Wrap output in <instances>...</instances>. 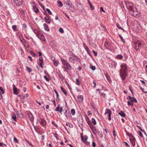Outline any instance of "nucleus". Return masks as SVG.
I'll return each mask as SVG.
<instances>
[{"label":"nucleus","instance_id":"f257e3e1","mask_svg":"<svg viewBox=\"0 0 147 147\" xmlns=\"http://www.w3.org/2000/svg\"><path fill=\"white\" fill-rule=\"evenodd\" d=\"M61 62L63 65V68L64 69V71L68 73V71L71 69L72 67L69 64L65 59L61 60Z\"/></svg>","mask_w":147,"mask_h":147},{"label":"nucleus","instance_id":"f03ea898","mask_svg":"<svg viewBox=\"0 0 147 147\" xmlns=\"http://www.w3.org/2000/svg\"><path fill=\"white\" fill-rule=\"evenodd\" d=\"M134 48L136 50L140 49L144 45V42L142 40H138L134 42Z\"/></svg>","mask_w":147,"mask_h":147},{"label":"nucleus","instance_id":"7ed1b4c3","mask_svg":"<svg viewBox=\"0 0 147 147\" xmlns=\"http://www.w3.org/2000/svg\"><path fill=\"white\" fill-rule=\"evenodd\" d=\"M127 8L128 9L129 11H131L135 9L136 8L134 4L131 2L126 1L125 2Z\"/></svg>","mask_w":147,"mask_h":147},{"label":"nucleus","instance_id":"20e7f679","mask_svg":"<svg viewBox=\"0 0 147 147\" xmlns=\"http://www.w3.org/2000/svg\"><path fill=\"white\" fill-rule=\"evenodd\" d=\"M129 13L131 15L136 18H138L140 16L138 11H137L136 8L133 10L129 11Z\"/></svg>","mask_w":147,"mask_h":147},{"label":"nucleus","instance_id":"39448f33","mask_svg":"<svg viewBox=\"0 0 147 147\" xmlns=\"http://www.w3.org/2000/svg\"><path fill=\"white\" fill-rule=\"evenodd\" d=\"M120 75H121L122 79L125 80V78L127 76V72L126 70L122 69H121L120 70Z\"/></svg>","mask_w":147,"mask_h":147},{"label":"nucleus","instance_id":"423d86ee","mask_svg":"<svg viewBox=\"0 0 147 147\" xmlns=\"http://www.w3.org/2000/svg\"><path fill=\"white\" fill-rule=\"evenodd\" d=\"M39 122L40 124L42 126H44L46 124V122L43 118H40L39 119Z\"/></svg>","mask_w":147,"mask_h":147},{"label":"nucleus","instance_id":"0eeeda50","mask_svg":"<svg viewBox=\"0 0 147 147\" xmlns=\"http://www.w3.org/2000/svg\"><path fill=\"white\" fill-rule=\"evenodd\" d=\"M27 114L28 117L29 118L30 121H33L34 119V117L31 112L30 111L27 112Z\"/></svg>","mask_w":147,"mask_h":147},{"label":"nucleus","instance_id":"6e6552de","mask_svg":"<svg viewBox=\"0 0 147 147\" xmlns=\"http://www.w3.org/2000/svg\"><path fill=\"white\" fill-rule=\"evenodd\" d=\"M17 6H19L22 3V0H13Z\"/></svg>","mask_w":147,"mask_h":147},{"label":"nucleus","instance_id":"1a4fd4ad","mask_svg":"<svg viewBox=\"0 0 147 147\" xmlns=\"http://www.w3.org/2000/svg\"><path fill=\"white\" fill-rule=\"evenodd\" d=\"M33 32L36 34V36L37 37H38V36H40L42 34L40 31L37 29L34 30Z\"/></svg>","mask_w":147,"mask_h":147},{"label":"nucleus","instance_id":"9d476101","mask_svg":"<svg viewBox=\"0 0 147 147\" xmlns=\"http://www.w3.org/2000/svg\"><path fill=\"white\" fill-rule=\"evenodd\" d=\"M50 17L49 15H48L47 17H44V19L45 22L48 24H50L51 22V20L50 19Z\"/></svg>","mask_w":147,"mask_h":147},{"label":"nucleus","instance_id":"9b49d317","mask_svg":"<svg viewBox=\"0 0 147 147\" xmlns=\"http://www.w3.org/2000/svg\"><path fill=\"white\" fill-rule=\"evenodd\" d=\"M60 105H58L57 107L56 108L55 111H59V112L61 113L63 111V108L62 107H59Z\"/></svg>","mask_w":147,"mask_h":147},{"label":"nucleus","instance_id":"f8f14e48","mask_svg":"<svg viewBox=\"0 0 147 147\" xmlns=\"http://www.w3.org/2000/svg\"><path fill=\"white\" fill-rule=\"evenodd\" d=\"M105 75L109 83H111V78L109 75L108 73L107 72L105 74Z\"/></svg>","mask_w":147,"mask_h":147},{"label":"nucleus","instance_id":"ddd939ff","mask_svg":"<svg viewBox=\"0 0 147 147\" xmlns=\"http://www.w3.org/2000/svg\"><path fill=\"white\" fill-rule=\"evenodd\" d=\"M57 74H58V76L61 80H63L64 79V77L63 76V75L60 72V71H59L58 72H57Z\"/></svg>","mask_w":147,"mask_h":147},{"label":"nucleus","instance_id":"4468645a","mask_svg":"<svg viewBox=\"0 0 147 147\" xmlns=\"http://www.w3.org/2000/svg\"><path fill=\"white\" fill-rule=\"evenodd\" d=\"M38 37L42 41H45V37L42 34L40 36H38Z\"/></svg>","mask_w":147,"mask_h":147},{"label":"nucleus","instance_id":"2eb2a0df","mask_svg":"<svg viewBox=\"0 0 147 147\" xmlns=\"http://www.w3.org/2000/svg\"><path fill=\"white\" fill-rule=\"evenodd\" d=\"M78 9L79 11H82V6L81 4L79 3H77L76 4Z\"/></svg>","mask_w":147,"mask_h":147},{"label":"nucleus","instance_id":"dca6fc26","mask_svg":"<svg viewBox=\"0 0 147 147\" xmlns=\"http://www.w3.org/2000/svg\"><path fill=\"white\" fill-rule=\"evenodd\" d=\"M128 97L129 98V100L131 102H135L136 103H137V101L136 99H135V98H134L132 97H131L130 96H129Z\"/></svg>","mask_w":147,"mask_h":147},{"label":"nucleus","instance_id":"f3484780","mask_svg":"<svg viewBox=\"0 0 147 147\" xmlns=\"http://www.w3.org/2000/svg\"><path fill=\"white\" fill-rule=\"evenodd\" d=\"M13 90L14 94L16 95L18 94V93L17 92V89L16 87L15 86L14 84L13 85Z\"/></svg>","mask_w":147,"mask_h":147},{"label":"nucleus","instance_id":"a211bd4d","mask_svg":"<svg viewBox=\"0 0 147 147\" xmlns=\"http://www.w3.org/2000/svg\"><path fill=\"white\" fill-rule=\"evenodd\" d=\"M64 114L65 115V117L67 119H69L70 118L69 115V113L68 112L67 110H65L64 113Z\"/></svg>","mask_w":147,"mask_h":147},{"label":"nucleus","instance_id":"6ab92c4d","mask_svg":"<svg viewBox=\"0 0 147 147\" xmlns=\"http://www.w3.org/2000/svg\"><path fill=\"white\" fill-rule=\"evenodd\" d=\"M33 10L36 13H38L39 12V10L38 8H37L36 6H33Z\"/></svg>","mask_w":147,"mask_h":147},{"label":"nucleus","instance_id":"aec40b11","mask_svg":"<svg viewBox=\"0 0 147 147\" xmlns=\"http://www.w3.org/2000/svg\"><path fill=\"white\" fill-rule=\"evenodd\" d=\"M16 114L20 118H22L24 117L23 115L21 112L17 111Z\"/></svg>","mask_w":147,"mask_h":147},{"label":"nucleus","instance_id":"412c9836","mask_svg":"<svg viewBox=\"0 0 147 147\" xmlns=\"http://www.w3.org/2000/svg\"><path fill=\"white\" fill-rule=\"evenodd\" d=\"M43 26L45 30L48 32L49 31L48 26L46 24H44Z\"/></svg>","mask_w":147,"mask_h":147},{"label":"nucleus","instance_id":"4be33fe9","mask_svg":"<svg viewBox=\"0 0 147 147\" xmlns=\"http://www.w3.org/2000/svg\"><path fill=\"white\" fill-rule=\"evenodd\" d=\"M60 88L61 91L64 93L65 95H67V92L66 91L65 89L63 88L62 86L60 87Z\"/></svg>","mask_w":147,"mask_h":147},{"label":"nucleus","instance_id":"5701e85b","mask_svg":"<svg viewBox=\"0 0 147 147\" xmlns=\"http://www.w3.org/2000/svg\"><path fill=\"white\" fill-rule=\"evenodd\" d=\"M118 114L122 117H125V114L122 111H121L120 112H119Z\"/></svg>","mask_w":147,"mask_h":147},{"label":"nucleus","instance_id":"b1692460","mask_svg":"<svg viewBox=\"0 0 147 147\" xmlns=\"http://www.w3.org/2000/svg\"><path fill=\"white\" fill-rule=\"evenodd\" d=\"M130 140L131 143L133 146L135 145L136 139L135 138L131 139Z\"/></svg>","mask_w":147,"mask_h":147},{"label":"nucleus","instance_id":"393cba45","mask_svg":"<svg viewBox=\"0 0 147 147\" xmlns=\"http://www.w3.org/2000/svg\"><path fill=\"white\" fill-rule=\"evenodd\" d=\"M123 57V56L121 54H118L116 56V58L119 60L122 59Z\"/></svg>","mask_w":147,"mask_h":147},{"label":"nucleus","instance_id":"a878e982","mask_svg":"<svg viewBox=\"0 0 147 147\" xmlns=\"http://www.w3.org/2000/svg\"><path fill=\"white\" fill-rule=\"evenodd\" d=\"M78 124L80 128H82L83 127V121L82 119L80 121L78 122Z\"/></svg>","mask_w":147,"mask_h":147},{"label":"nucleus","instance_id":"bb28decb","mask_svg":"<svg viewBox=\"0 0 147 147\" xmlns=\"http://www.w3.org/2000/svg\"><path fill=\"white\" fill-rule=\"evenodd\" d=\"M105 113H107L108 115H111V111L109 109H107L105 110Z\"/></svg>","mask_w":147,"mask_h":147},{"label":"nucleus","instance_id":"cd10ccee","mask_svg":"<svg viewBox=\"0 0 147 147\" xmlns=\"http://www.w3.org/2000/svg\"><path fill=\"white\" fill-rule=\"evenodd\" d=\"M92 131V132L93 133V134L95 135H96V127L94 126L93 128H92V129H91Z\"/></svg>","mask_w":147,"mask_h":147},{"label":"nucleus","instance_id":"c85d7f7f","mask_svg":"<svg viewBox=\"0 0 147 147\" xmlns=\"http://www.w3.org/2000/svg\"><path fill=\"white\" fill-rule=\"evenodd\" d=\"M69 61L71 63L74 64L75 63V59H74L72 57H70L69 58Z\"/></svg>","mask_w":147,"mask_h":147},{"label":"nucleus","instance_id":"c756f323","mask_svg":"<svg viewBox=\"0 0 147 147\" xmlns=\"http://www.w3.org/2000/svg\"><path fill=\"white\" fill-rule=\"evenodd\" d=\"M126 134L127 135V136H129V139H131V138H134L133 135H132L130 133H129L128 132H127L126 133Z\"/></svg>","mask_w":147,"mask_h":147},{"label":"nucleus","instance_id":"7c9ffc66","mask_svg":"<svg viewBox=\"0 0 147 147\" xmlns=\"http://www.w3.org/2000/svg\"><path fill=\"white\" fill-rule=\"evenodd\" d=\"M84 48L87 51L89 55L90 56H91V54L89 53V51H90V50L88 48V47L87 46H84Z\"/></svg>","mask_w":147,"mask_h":147},{"label":"nucleus","instance_id":"2f4dec72","mask_svg":"<svg viewBox=\"0 0 147 147\" xmlns=\"http://www.w3.org/2000/svg\"><path fill=\"white\" fill-rule=\"evenodd\" d=\"M4 93V90L3 88L1 86H0V94H1V96H2L1 95V94H3Z\"/></svg>","mask_w":147,"mask_h":147},{"label":"nucleus","instance_id":"473e14b6","mask_svg":"<svg viewBox=\"0 0 147 147\" xmlns=\"http://www.w3.org/2000/svg\"><path fill=\"white\" fill-rule=\"evenodd\" d=\"M76 84L80 85V84L81 83V82L79 80L78 78H76Z\"/></svg>","mask_w":147,"mask_h":147},{"label":"nucleus","instance_id":"72a5a7b5","mask_svg":"<svg viewBox=\"0 0 147 147\" xmlns=\"http://www.w3.org/2000/svg\"><path fill=\"white\" fill-rule=\"evenodd\" d=\"M57 3L58 4V6L59 7H61L63 6V4L60 1H57Z\"/></svg>","mask_w":147,"mask_h":147},{"label":"nucleus","instance_id":"f704fd0d","mask_svg":"<svg viewBox=\"0 0 147 147\" xmlns=\"http://www.w3.org/2000/svg\"><path fill=\"white\" fill-rule=\"evenodd\" d=\"M59 62L57 60H54L53 61V63L54 66H57Z\"/></svg>","mask_w":147,"mask_h":147},{"label":"nucleus","instance_id":"c9c22d12","mask_svg":"<svg viewBox=\"0 0 147 147\" xmlns=\"http://www.w3.org/2000/svg\"><path fill=\"white\" fill-rule=\"evenodd\" d=\"M66 125L69 127L70 128H72L73 127V125L71 123L67 122L66 124Z\"/></svg>","mask_w":147,"mask_h":147},{"label":"nucleus","instance_id":"e433bc0d","mask_svg":"<svg viewBox=\"0 0 147 147\" xmlns=\"http://www.w3.org/2000/svg\"><path fill=\"white\" fill-rule=\"evenodd\" d=\"M93 123V125H95L96 124V122L95 119L93 118H92V123Z\"/></svg>","mask_w":147,"mask_h":147},{"label":"nucleus","instance_id":"4c0bfd02","mask_svg":"<svg viewBox=\"0 0 147 147\" xmlns=\"http://www.w3.org/2000/svg\"><path fill=\"white\" fill-rule=\"evenodd\" d=\"M78 99H81V101L82 102L83 100V96L82 95H78Z\"/></svg>","mask_w":147,"mask_h":147},{"label":"nucleus","instance_id":"58836bf2","mask_svg":"<svg viewBox=\"0 0 147 147\" xmlns=\"http://www.w3.org/2000/svg\"><path fill=\"white\" fill-rule=\"evenodd\" d=\"M12 28L14 31H17L18 30L17 26L16 25L13 26H12Z\"/></svg>","mask_w":147,"mask_h":147},{"label":"nucleus","instance_id":"ea45409f","mask_svg":"<svg viewBox=\"0 0 147 147\" xmlns=\"http://www.w3.org/2000/svg\"><path fill=\"white\" fill-rule=\"evenodd\" d=\"M69 9H70V10L71 11H73L75 9L74 7L71 5L69 7Z\"/></svg>","mask_w":147,"mask_h":147},{"label":"nucleus","instance_id":"a19ab883","mask_svg":"<svg viewBox=\"0 0 147 147\" xmlns=\"http://www.w3.org/2000/svg\"><path fill=\"white\" fill-rule=\"evenodd\" d=\"M12 118L15 121H16V117L15 114L14 113L12 116Z\"/></svg>","mask_w":147,"mask_h":147},{"label":"nucleus","instance_id":"79ce46f5","mask_svg":"<svg viewBox=\"0 0 147 147\" xmlns=\"http://www.w3.org/2000/svg\"><path fill=\"white\" fill-rule=\"evenodd\" d=\"M71 113L72 115H74L75 114V111L74 109H72L71 111Z\"/></svg>","mask_w":147,"mask_h":147},{"label":"nucleus","instance_id":"37998d69","mask_svg":"<svg viewBox=\"0 0 147 147\" xmlns=\"http://www.w3.org/2000/svg\"><path fill=\"white\" fill-rule=\"evenodd\" d=\"M26 69H27V71L29 73H30L31 72L32 70H31V68H30L29 67H27V66H26Z\"/></svg>","mask_w":147,"mask_h":147},{"label":"nucleus","instance_id":"c03bdc74","mask_svg":"<svg viewBox=\"0 0 147 147\" xmlns=\"http://www.w3.org/2000/svg\"><path fill=\"white\" fill-rule=\"evenodd\" d=\"M119 36L120 37V38H121V41L123 43H125V41L123 39L122 36L120 34H119Z\"/></svg>","mask_w":147,"mask_h":147},{"label":"nucleus","instance_id":"a18cd8bd","mask_svg":"<svg viewBox=\"0 0 147 147\" xmlns=\"http://www.w3.org/2000/svg\"><path fill=\"white\" fill-rule=\"evenodd\" d=\"M116 25L117 27L118 28L122 30L123 31H125L124 29L120 26L119 24H117Z\"/></svg>","mask_w":147,"mask_h":147},{"label":"nucleus","instance_id":"49530a36","mask_svg":"<svg viewBox=\"0 0 147 147\" xmlns=\"http://www.w3.org/2000/svg\"><path fill=\"white\" fill-rule=\"evenodd\" d=\"M59 31L62 34L64 33V31L63 28H60L59 29Z\"/></svg>","mask_w":147,"mask_h":147},{"label":"nucleus","instance_id":"de8ad7c7","mask_svg":"<svg viewBox=\"0 0 147 147\" xmlns=\"http://www.w3.org/2000/svg\"><path fill=\"white\" fill-rule=\"evenodd\" d=\"M54 91L55 92L56 95V97H57V98H59V94L57 92V90H55V89H54Z\"/></svg>","mask_w":147,"mask_h":147},{"label":"nucleus","instance_id":"09e8293b","mask_svg":"<svg viewBox=\"0 0 147 147\" xmlns=\"http://www.w3.org/2000/svg\"><path fill=\"white\" fill-rule=\"evenodd\" d=\"M88 125H89L90 129L93 128L94 126L91 123H90Z\"/></svg>","mask_w":147,"mask_h":147},{"label":"nucleus","instance_id":"8fccbe9b","mask_svg":"<svg viewBox=\"0 0 147 147\" xmlns=\"http://www.w3.org/2000/svg\"><path fill=\"white\" fill-rule=\"evenodd\" d=\"M46 10L49 15H51L52 14L51 12L49 9L47 8L46 9Z\"/></svg>","mask_w":147,"mask_h":147},{"label":"nucleus","instance_id":"3c124183","mask_svg":"<svg viewBox=\"0 0 147 147\" xmlns=\"http://www.w3.org/2000/svg\"><path fill=\"white\" fill-rule=\"evenodd\" d=\"M86 121L88 124L90 123H91L90 119H89L88 118V117H87L86 118Z\"/></svg>","mask_w":147,"mask_h":147},{"label":"nucleus","instance_id":"603ef678","mask_svg":"<svg viewBox=\"0 0 147 147\" xmlns=\"http://www.w3.org/2000/svg\"><path fill=\"white\" fill-rule=\"evenodd\" d=\"M30 54L33 57H35L36 56V54L32 51L30 52Z\"/></svg>","mask_w":147,"mask_h":147},{"label":"nucleus","instance_id":"864d4df0","mask_svg":"<svg viewBox=\"0 0 147 147\" xmlns=\"http://www.w3.org/2000/svg\"><path fill=\"white\" fill-rule=\"evenodd\" d=\"M13 141L15 143H17L18 142V140L15 137H13Z\"/></svg>","mask_w":147,"mask_h":147},{"label":"nucleus","instance_id":"5fc2aeb1","mask_svg":"<svg viewBox=\"0 0 147 147\" xmlns=\"http://www.w3.org/2000/svg\"><path fill=\"white\" fill-rule=\"evenodd\" d=\"M52 124H53V125H54L56 127H57L58 126V125L55 124V122L54 121H53L52 122Z\"/></svg>","mask_w":147,"mask_h":147},{"label":"nucleus","instance_id":"6e6d98bb","mask_svg":"<svg viewBox=\"0 0 147 147\" xmlns=\"http://www.w3.org/2000/svg\"><path fill=\"white\" fill-rule=\"evenodd\" d=\"M100 95L102 96L103 97L105 98V97L106 94L104 93H101L100 94Z\"/></svg>","mask_w":147,"mask_h":147},{"label":"nucleus","instance_id":"4d7b16f0","mask_svg":"<svg viewBox=\"0 0 147 147\" xmlns=\"http://www.w3.org/2000/svg\"><path fill=\"white\" fill-rule=\"evenodd\" d=\"M22 43V44L26 43V42L25 40L24 39H22V40L20 41Z\"/></svg>","mask_w":147,"mask_h":147},{"label":"nucleus","instance_id":"13d9d810","mask_svg":"<svg viewBox=\"0 0 147 147\" xmlns=\"http://www.w3.org/2000/svg\"><path fill=\"white\" fill-rule=\"evenodd\" d=\"M75 60H76V61H77V60H78L80 62L81 61V59L76 56L75 57Z\"/></svg>","mask_w":147,"mask_h":147},{"label":"nucleus","instance_id":"bf43d9fd","mask_svg":"<svg viewBox=\"0 0 147 147\" xmlns=\"http://www.w3.org/2000/svg\"><path fill=\"white\" fill-rule=\"evenodd\" d=\"M44 78L45 79V80L47 82H49V80L48 78L46 76H45L44 77Z\"/></svg>","mask_w":147,"mask_h":147},{"label":"nucleus","instance_id":"052dcab7","mask_svg":"<svg viewBox=\"0 0 147 147\" xmlns=\"http://www.w3.org/2000/svg\"><path fill=\"white\" fill-rule=\"evenodd\" d=\"M43 64V63L42 62H40L39 63V64L38 65L41 68H43V66H42V64Z\"/></svg>","mask_w":147,"mask_h":147},{"label":"nucleus","instance_id":"680f3d73","mask_svg":"<svg viewBox=\"0 0 147 147\" xmlns=\"http://www.w3.org/2000/svg\"><path fill=\"white\" fill-rule=\"evenodd\" d=\"M138 134L140 136V137H143V135L140 131H138Z\"/></svg>","mask_w":147,"mask_h":147},{"label":"nucleus","instance_id":"e2e57ef3","mask_svg":"<svg viewBox=\"0 0 147 147\" xmlns=\"http://www.w3.org/2000/svg\"><path fill=\"white\" fill-rule=\"evenodd\" d=\"M26 142L28 143L30 146H32V143L30 142L28 140H26Z\"/></svg>","mask_w":147,"mask_h":147},{"label":"nucleus","instance_id":"0e129e2a","mask_svg":"<svg viewBox=\"0 0 147 147\" xmlns=\"http://www.w3.org/2000/svg\"><path fill=\"white\" fill-rule=\"evenodd\" d=\"M39 61L40 62L43 63V58L42 57H40L39 58Z\"/></svg>","mask_w":147,"mask_h":147},{"label":"nucleus","instance_id":"69168bd1","mask_svg":"<svg viewBox=\"0 0 147 147\" xmlns=\"http://www.w3.org/2000/svg\"><path fill=\"white\" fill-rule=\"evenodd\" d=\"M91 105V106L92 107L94 111L96 110V111H97V109H96V107L94 106L93 105H92V104Z\"/></svg>","mask_w":147,"mask_h":147},{"label":"nucleus","instance_id":"338daca9","mask_svg":"<svg viewBox=\"0 0 147 147\" xmlns=\"http://www.w3.org/2000/svg\"><path fill=\"white\" fill-rule=\"evenodd\" d=\"M90 67L91 68V69L92 70H93V71L95 70V69H96L95 67L94 66H91Z\"/></svg>","mask_w":147,"mask_h":147},{"label":"nucleus","instance_id":"774afa93","mask_svg":"<svg viewBox=\"0 0 147 147\" xmlns=\"http://www.w3.org/2000/svg\"><path fill=\"white\" fill-rule=\"evenodd\" d=\"M92 52L94 54V55L95 56H97V52L94 50H92Z\"/></svg>","mask_w":147,"mask_h":147}]
</instances>
